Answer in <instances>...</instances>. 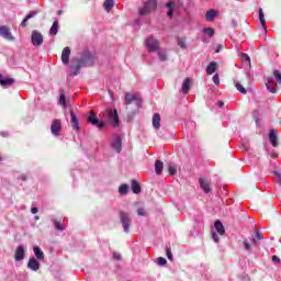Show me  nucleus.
<instances>
[{"label":"nucleus","mask_w":281,"mask_h":281,"mask_svg":"<svg viewBox=\"0 0 281 281\" xmlns=\"http://www.w3.org/2000/svg\"><path fill=\"white\" fill-rule=\"evenodd\" d=\"M93 65V56L90 53H85L77 66L71 67L70 76H78L80 74V67H91Z\"/></svg>","instance_id":"obj_1"},{"label":"nucleus","mask_w":281,"mask_h":281,"mask_svg":"<svg viewBox=\"0 0 281 281\" xmlns=\"http://www.w3.org/2000/svg\"><path fill=\"white\" fill-rule=\"evenodd\" d=\"M124 102L126 106H130V104H133L135 102L136 109H142V97H139V93H125Z\"/></svg>","instance_id":"obj_2"},{"label":"nucleus","mask_w":281,"mask_h":281,"mask_svg":"<svg viewBox=\"0 0 281 281\" xmlns=\"http://www.w3.org/2000/svg\"><path fill=\"white\" fill-rule=\"evenodd\" d=\"M144 45L149 52H157L161 47V43L159 42V40L155 38V36L153 35L148 36L145 40Z\"/></svg>","instance_id":"obj_3"},{"label":"nucleus","mask_w":281,"mask_h":281,"mask_svg":"<svg viewBox=\"0 0 281 281\" xmlns=\"http://www.w3.org/2000/svg\"><path fill=\"white\" fill-rule=\"evenodd\" d=\"M157 9V0H148L143 8L138 10V14L140 16H146V14H150V12Z\"/></svg>","instance_id":"obj_4"},{"label":"nucleus","mask_w":281,"mask_h":281,"mask_svg":"<svg viewBox=\"0 0 281 281\" xmlns=\"http://www.w3.org/2000/svg\"><path fill=\"white\" fill-rule=\"evenodd\" d=\"M120 221H121L123 231L125 232V234H128L131 232V223H132V220L128 213L121 211Z\"/></svg>","instance_id":"obj_5"},{"label":"nucleus","mask_w":281,"mask_h":281,"mask_svg":"<svg viewBox=\"0 0 281 281\" xmlns=\"http://www.w3.org/2000/svg\"><path fill=\"white\" fill-rule=\"evenodd\" d=\"M31 43L34 47H41L43 45V34L34 30L31 34Z\"/></svg>","instance_id":"obj_6"},{"label":"nucleus","mask_w":281,"mask_h":281,"mask_svg":"<svg viewBox=\"0 0 281 281\" xmlns=\"http://www.w3.org/2000/svg\"><path fill=\"white\" fill-rule=\"evenodd\" d=\"M0 36L1 38H4V41H14V35H12V31H10L8 25L0 26Z\"/></svg>","instance_id":"obj_7"},{"label":"nucleus","mask_w":281,"mask_h":281,"mask_svg":"<svg viewBox=\"0 0 281 281\" xmlns=\"http://www.w3.org/2000/svg\"><path fill=\"white\" fill-rule=\"evenodd\" d=\"M60 131H63V123L60 120H54L50 125V133L54 137H58L60 135Z\"/></svg>","instance_id":"obj_8"},{"label":"nucleus","mask_w":281,"mask_h":281,"mask_svg":"<svg viewBox=\"0 0 281 281\" xmlns=\"http://www.w3.org/2000/svg\"><path fill=\"white\" fill-rule=\"evenodd\" d=\"M87 120L89 124H92V126H97V128L104 127V122L98 120V117H95V112L93 111H90V114Z\"/></svg>","instance_id":"obj_9"},{"label":"nucleus","mask_w":281,"mask_h":281,"mask_svg":"<svg viewBox=\"0 0 281 281\" xmlns=\"http://www.w3.org/2000/svg\"><path fill=\"white\" fill-rule=\"evenodd\" d=\"M108 117L112 124V126H119L120 124V115L117 114V110H108Z\"/></svg>","instance_id":"obj_10"},{"label":"nucleus","mask_w":281,"mask_h":281,"mask_svg":"<svg viewBox=\"0 0 281 281\" xmlns=\"http://www.w3.org/2000/svg\"><path fill=\"white\" fill-rule=\"evenodd\" d=\"M191 87H192V79L190 77H187L182 82V93L184 95H188V93H190Z\"/></svg>","instance_id":"obj_11"},{"label":"nucleus","mask_w":281,"mask_h":281,"mask_svg":"<svg viewBox=\"0 0 281 281\" xmlns=\"http://www.w3.org/2000/svg\"><path fill=\"white\" fill-rule=\"evenodd\" d=\"M70 117L74 131H80V121H78V116L76 115V113H74L72 110L70 111Z\"/></svg>","instance_id":"obj_12"},{"label":"nucleus","mask_w":281,"mask_h":281,"mask_svg":"<svg viewBox=\"0 0 281 281\" xmlns=\"http://www.w3.org/2000/svg\"><path fill=\"white\" fill-rule=\"evenodd\" d=\"M69 56H71V48L67 46L61 53V63H64V65H69Z\"/></svg>","instance_id":"obj_13"},{"label":"nucleus","mask_w":281,"mask_h":281,"mask_svg":"<svg viewBox=\"0 0 281 281\" xmlns=\"http://www.w3.org/2000/svg\"><path fill=\"white\" fill-rule=\"evenodd\" d=\"M25 258V248L23 246H18L15 250V260L16 262H21Z\"/></svg>","instance_id":"obj_14"},{"label":"nucleus","mask_w":281,"mask_h":281,"mask_svg":"<svg viewBox=\"0 0 281 281\" xmlns=\"http://www.w3.org/2000/svg\"><path fill=\"white\" fill-rule=\"evenodd\" d=\"M269 139L271 145L276 148L278 147V130H271L269 133Z\"/></svg>","instance_id":"obj_15"},{"label":"nucleus","mask_w":281,"mask_h":281,"mask_svg":"<svg viewBox=\"0 0 281 281\" xmlns=\"http://www.w3.org/2000/svg\"><path fill=\"white\" fill-rule=\"evenodd\" d=\"M200 188L209 194V192H212V187L210 186V182L203 178L200 179Z\"/></svg>","instance_id":"obj_16"},{"label":"nucleus","mask_w":281,"mask_h":281,"mask_svg":"<svg viewBox=\"0 0 281 281\" xmlns=\"http://www.w3.org/2000/svg\"><path fill=\"white\" fill-rule=\"evenodd\" d=\"M153 127L156 128V131L161 128V115H159V113L153 115Z\"/></svg>","instance_id":"obj_17"},{"label":"nucleus","mask_w":281,"mask_h":281,"mask_svg":"<svg viewBox=\"0 0 281 281\" xmlns=\"http://www.w3.org/2000/svg\"><path fill=\"white\" fill-rule=\"evenodd\" d=\"M27 267L31 269V271H38V269H41V263L35 258H31Z\"/></svg>","instance_id":"obj_18"},{"label":"nucleus","mask_w":281,"mask_h":281,"mask_svg":"<svg viewBox=\"0 0 281 281\" xmlns=\"http://www.w3.org/2000/svg\"><path fill=\"white\" fill-rule=\"evenodd\" d=\"M214 227L220 236H225V226H223V223L221 221H215Z\"/></svg>","instance_id":"obj_19"},{"label":"nucleus","mask_w":281,"mask_h":281,"mask_svg":"<svg viewBox=\"0 0 281 281\" xmlns=\"http://www.w3.org/2000/svg\"><path fill=\"white\" fill-rule=\"evenodd\" d=\"M112 148H114L116 153H120V150H122V137H115V139L112 143Z\"/></svg>","instance_id":"obj_20"},{"label":"nucleus","mask_w":281,"mask_h":281,"mask_svg":"<svg viewBox=\"0 0 281 281\" xmlns=\"http://www.w3.org/2000/svg\"><path fill=\"white\" fill-rule=\"evenodd\" d=\"M218 65L216 64V61H211L206 67L207 76H212V74H214V71H216Z\"/></svg>","instance_id":"obj_21"},{"label":"nucleus","mask_w":281,"mask_h":281,"mask_svg":"<svg viewBox=\"0 0 281 281\" xmlns=\"http://www.w3.org/2000/svg\"><path fill=\"white\" fill-rule=\"evenodd\" d=\"M1 87H12L14 85V78H0Z\"/></svg>","instance_id":"obj_22"},{"label":"nucleus","mask_w":281,"mask_h":281,"mask_svg":"<svg viewBox=\"0 0 281 281\" xmlns=\"http://www.w3.org/2000/svg\"><path fill=\"white\" fill-rule=\"evenodd\" d=\"M34 16H36V11H30V13L21 22V27H26L27 21H30V19H34Z\"/></svg>","instance_id":"obj_23"},{"label":"nucleus","mask_w":281,"mask_h":281,"mask_svg":"<svg viewBox=\"0 0 281 281\" xmlns=\"http://www.w3.org/2000/svg\"><path fill=\"white\" fill-rule=\"evenodd\" d=\"M159 60H161V63H166V60H168V53L166 52V49H161V47L156 50Z\"/></svg>","instance_id":"obj_24"},{"label":"nucleus","mask_w":281,"mask_h":281,"mask_svg":"<svg viewBox=\"0 0 281 281\" xmlns=\"http://www.w3.org/2000/svg\"><path fill=\"white\" fill-rule=\"evenodd\" d=\"M114 5H115V0H105L103 3V8L105 12H111Z\"/></svg>","instance_id":"obj_25"},{"label":"nucleus","mask_w":281,"mask_h":281,"mask_svg":"<svg viewBox=\"0 0 281 281\" xmlns=\"http://www.w3.org/2000/svg\"><path fill=\"white\" fill-rule=\"evenodd\" d=\"M218 14V12H216V10L211 9L206 12L205 14V19L206 21H214V19H216V15Z\"/></svg>","instance_id":"obj_26"},{"label":"nucleus","mask_w":281,"mask_h":281,"mask_svg":"<svg viewBox=\"0 0 281 281\" xmlns=\"http://www.w3.org/2000/svg\"><path fill=\"white\" fill-rule=\"evenodd\" d=\"M155 172L156 175H161V172H164V162L161 160H156Z\"/></svg>","instance_id":"obj_27"},{"label":"nucleus","mask_w":281,"mask_h":281,"mask_svg":"<svg viewBox=\"0 0 281 281\" xmlns=\"http://www.w3.org/2000/svg\"><path fill=\"white\" fill-rule=\"evenodd\" d=\"M49 34L50 36H56V34H58V20L53 22V25L49 29Z\"/></svg>","instance_id":"obj_28"},{"label":"nucleus","mask_w":281,"mask_h":281,"mask_svg":"<svg viewBox=\"0 0 281 281\" xmlns=\"http://www.w3.org/2000/svg\"><path fill=\"white\" fill-rule=\"evenodd\" d=\"M239 58L241 59V61L245 64H248V67H251V58H249V55L245 54V53H240L239 54Z\"/></svg>","instance_id":"obj_29"},{"label":"nucleus","mask_w":281,"mask_h":281,"mask_svg":"<svg viewBox=\"0 0 281 281\" xmlns=\"http://www.w3.org/2000/svg\"><path fill=\"white\" fill-rule=\"evenodd\" d=\"M33 251H34V254H35V256H36V258H37V260H44L45 255L43 254V251L41 250V248H40L38 246H35V247L33 248Z\"/></svg>","instance_id":"obj_30"},{"label":"nucleus","mask_w":281,"mask_h":281,"mask_svg":"<svg viewBox=\"0 0 281 281\" xmlns=\"http://www.w3.org/2000/svg\"><path fill=\"white\" fill-rule=\"evenodd\" d=\"M259 21L261 23V26L263 27V31L267 32V25L265 21V12L262 11V8L259 9Z\"/></svg>","instance_id":"obj_31"},{"label":"nucleus","mask_w":281,"mask_h":281,"mask_svg":"<svg viewBox=\"0 0 281 281\" xmlns=\"http://www.w3.org/2000/svg\"><path fill=\"white\" fill-rule=\"evenodd\" d=\"M132 192L134 194H139V192H142V187H139V182L137 181L132 182Z\"/></svg>","instance_id":"obj_32"},{"label":"nucleus","mask_w":281,"mask_h":281,"mask_svg":"<svg viewBox=\"0 0 281 281\" xmlns=\"http://www.w3.org/2000/svg\"><path fill=\"white\" fill-rule=\"evenodd\" d=\"M166 8H169V11L167 12V16H172L175 14V2L170 1L166 3Z\"/></svg>","instance_id":"obj_33"},{"label":"nucleus","mask_w":281,"mask_h":281,"mask_svg":"<svg viewBox=\"0 0 281 281\" xmlns=\"http://www.w3.org/2000/svg\"><path fill=\"white\" fill-rule=\"evenodd\" d=\"M263 238H265V236L262 235V233L260 231H257L252 235V243H256L257 240H262Z\"/></svg>","instance_id":"obj_34"},{"label":"nucleus","mask_w":281,"mask_h":281,"mask_svg":"<svg viewBox=\"0 0 281 281\" xmlns=\"http://www.w3.org/2000/svg\"><path fill=\"white\" fill-rule=\"evenodd\" d=\"M119 192L122 195L128 194V184H121L119 188Z\"/></svg>","instance_id":"obj_35"},{"label":"nucleus","mask_w":281,"mask_h":281,"mask_svg":"<svg viewBox=\"0 0 281 281\" xmlns=\"http://www.w3.org/2000/svg\"><path fill=\"white\" fill-rule=\"evenodd\" d=\"M235 87L237 91H239V93H243V95L247 93V90H245V87H243V85H240L239 82H235Z\"/></svg>","instance_id":"obj_36"},{"label":"nucleus","mask_w":281,"mask_h":281,"mask_svg":"<svg viewBox=\"0 0 281 281\" xmlns=\"http://www.w3.org/2000/svg\"><path fill=\"white\" fill-rule=\"evenodd\" d=\"M54 225H55V229H57V232H64L65 231V226H63V224L58 221H54Z\"/></svg>","instance_id":"obj_37"},{"label":"nucleus","mask_w":281,"mask_h":281,"mask_svg":"<svg viewBox=\"0 0 281 281\" xmlns=\"http://www.w3.org/2000/svg\"><path fill=\"white\" fill-rule=\"evenodd\" d=\"M59 104L64 106V109H67L66 97L63 93L59 95Z\"/></svg>","instance_id":"obj_38"},{"label":"nucleus","mask_w":281,"mask_h":281,"mask_svg":"<svg viewBox=\"0 0 281 281\" xmlns=\"http://www.w3.org/2000/svg\"><path fill=\"white\" fill-rule=\"evenodd\" d=\"M273 76H274V79L278 82V85H281V72H280V70H274Z\"/></svg>","instance_id":"obj_39"},{"label":"nucleus","mask_w":281,"mask_h":281,"mask_svg":"<svg viewBox=\"0 0 281 281\" xmlns=\"http://www.w3.org/2000/svg\"><path fill=\"white\" fill-rule=\"evenodd\" d=\"M204 34H207V36H210V38H212V36H214V29L212 27H206L203 29Z\"/></svg>","instance_id":"obj_40"},{"label":"nucleus","mask_w":281,"mask_h":281,"mask_svg":"<svg viewBox=\"0 0 281 281\" xmlns=\"http://www.w3.org/2000/svg\"><path fill=\"white\" fill-rule=\"evenodd\" d=\"M243 245H244L245 251H251V244L247 239L243 241Z\"/></svg>","instance_id":"obj_41"},{"label":"nucleus","mask_w":281,"mask_h":281,"mask_svg":"<svg viewBox=\"0 0 281 281\" xmlns=\"http://www.w3.org/2000/svg\"><path fill=\"white\" fill-rule=\"evenodd\" d=\"M167 262H168V261H167L166 258H164V257H159V258L157 259V265H160V267L166 266Z\"/></svg>","instance_id":"obj_42"},{"label":"nucleus","mask_w":281,"mask_h":281,"mask_svg":"<svg viewBox=\"0 0 281 281\" xmlns=\"http://www.w3.org/2000/svg\"><path fill=\"white\" fill-rule=\"evenodd\" d=\"M213 82H214V85H216V87H218L221 85V78L218 77V74H215L213 76Z\"/></svg>","instance_id":"obj_43"},{"label":"nucleus","mask_w":281,"mask_h":281,"mask_svg":"<svg viewBox=\"0 0 281 281\" xmlns=\"http://www.w3.org/2000/svg\"><path fill=\"white\" fill-rule=\"evenodd\" d=\"M266 89L270 91V93H276V88L271 87V81L266 83Z\"/></svg>","instance_id":"obj_44"},{"label":"nucleus","mask_w":281,"mask_h":281,"mask_svg":"<svg viewBox=\"0 0 281 281\" xmlns=\"http://www.w3.org/2000/svg\"><path fill=\"white\" fill-rule=\"evenodd\" d=\"M169 175H177V166L169 165Z\"/></svg>","instance_id":"obj_45"},{"label":"nucleus","mask_w":281,"mask_h":281,"mask_svg":"<svg viewBox=\"0 0 281 281\" xmlns=\"http://www.w3.org/2000/svg\"><path fill=\"white\" fill-rule=\"evenodd\" d=\"M212 239L214 240V243H220L221 239L218 238V235L214 232H212Z\"/></svg>","instance_id":"obj_46"},{"label":"nucleus","mask_w":281,"mask_h":281,"mask_svg":"<svg viewBox=\"0 0 281 281\" xmlns=\"http://www.w3.org/2000/svg\"><path fill=\"white\" fill-rule=\"evenodd\" d=\"M178 45H179V47H181L182 49H186V41H183V40H178Z\"/></svg>","instance_id":"obj_47"},{"label":"nucleus","mask_w":281,"mask_h":281,"mask_svg":"<svg viewBox=\"0 0 281 281\" xmlns=\"http://www.w3.org/2000/svg\"><path fill=\"white\" fill-rule=\"evenodd\" d=\"M137 215L138 216H146V211L140 207V209L137 210Z\"/></svg>","instance_id":"obj_48"},{"label":"nucleus","mask_w":281,"mask_h":281,"mask_svg":"<svg viewBox=\"0 0 281 281\" xmlns=\"http://www.w3.org/2000/svg\"><path fill=\"white\" fill-rule=\"evenodd\" d=\"M166 254H167L168 260H172V251L170 250V248L166 249Z\"/></svg>","instance_id":"obj_49"},{"label":"nucleus","mask_w":281,"mask_h":281,"mask_svg":"<svg viewBox=\"0 0 281 281\" xmlns=\"http://www.w3.org/2000/svg\"><path fill=\"white\" fill-rule=\"evenodd\" d=\"M113 258H114L115 260H122V255H120V252H114V254H113Z\"/></svg>","instance_id":"obj_50"},{"label":"nucleus","mask_w":281,"mask_h":281,"mask_svg":"<svg viewBox=\"0 0 281 281\" xmlns=\"http://www.w3.org/2000/svg\"><path fill=\"white\" fill-rule=\"evenodd\" d=\"M32 214H38V207L33 206L31 209Z\"/></svg>","instance_id":"obj_51"},{"label":"nucleus","mask_w":281,"mask_h":281,"mask_svg":"<svg viewBox=\"0 0 281 281\" xmlns=\"http://www.w3.org/2000/svg\"><path fill=\"white\" fill-rule=\"evenodd\" d=\"M272 262H280V258L278 256H272Z\"/></svg>","instance_id":"obj_52"},{"label":"nucleus","mask_w":281,"mask_h":281,"mask_svg":"<svg viewBox=\"0 0 281 281\" xmlns=\"http://www.w3.org/2000/svg\"><path fill=\"white\" fill-rule=\"evenodd\" d=\"M217 106H220V108H221V106H225V103H224L223 101H218V102H217Z\"/></svg>","instance_id":"obj_53"},{"label":"nucleus","mask_w":281,"mask_h":281,"mask_svg":"<svg viewBox=\"0 0 281 281\" xmlns=\"http://www.w3.org/2000/svg\"><path fill=\"white\" fill-rule=\"evenodd\" d=\"M1 135H2V137H7L8 136V134L4 133V132H1Z\"/></svg>","instance_id":"obj_54"},{"label":"nucleus","mask_w":281,"mask_h":281,"mask_svg":"<svg viewBox=\"0 0 281 281\" xmlns=\"http://www.w3.org/2000/svg\"><path fill=\"white\" fill-rule=\"evenodd\" d=\"M38 218H40L38 216H35V217H34V221H38Z\"/></svg>","instance_id":"obj_55"},{"label":"nucleus","mask_w":281,"mask_h":281,"mask_svg":"<svg viewBox=\"0 0 281 281\" xmlns=\"http://www.w3.org/2000/svg\"><path fill=\"white\" fill-rule=\"evenodd\" d=\"M0 78H3V75L0 74Z\"/></svg>","instance_id":"obj_56"}]
</instances>
